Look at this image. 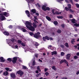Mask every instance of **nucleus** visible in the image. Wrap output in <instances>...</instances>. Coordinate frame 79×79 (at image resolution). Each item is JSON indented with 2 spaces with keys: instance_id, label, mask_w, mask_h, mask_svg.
Instances as JSON below:
<instances>
[{
  "instance_id": "nucleus-1",
  "label": "nucleus",
  "mask_w": 79,
  "mask_h": 79,
  "mask_svg": "<svg viewBox=\"0 0 79 79\" xmlns=\"http://www.w3.org/2000/svg\"><path fill=\"white\" fill-rule=\"evenodd\" d=\"M8 45L11 46L14 48H18V46L16 44V40L14 39H12L11 40H8L7 41Z\"/></svg>"
},
{
  "instance_id": "nucleus-2",
  "label": "nucleus",
  "mask_w": 79,
  "mask_h": 79,
  "mask_svg": "<svg viewBox=\"0 0 79 79\" xmlns=\"http://www.w3.org/2000/svg\"><path fill=\"white\" fill-rule=\"evenodd\" d=\"M23 23L26 25L27 28L29 29V30L31 31H35V28L32 26V24L31 23L27 21H24Z\"/></svg>"
},
{
  "instance_id": "nucleus-3",
  "label": "nucleus",
  "mask_w": 79,
  "mask_h": 79,
  "mask_svg": "<svg viewBox=\"0 0 79 79\" xmlns=\"http://www.w3.org/2000/svg\"><path fill=\"white\" fill-rule=\"evenodd\" d=\"M29 34L31 36H34V37L36 38V39H38V38H39L40 37V36L39 35H40V32H39L35 33V35L32 32H30L29 33Z\"/></svg>"
},
{
  "instance_id": "nucleus-4",
  "label": "nucleus",
  "mask_w": 79,
  "mask_h": 79,
  "mask_svg": "<svg viewBox=\"0 0 79 79\" xmlns=\"http://www.w3.org/2000/svg\"><path fill=\"white\" fill-rule=\"evenodd\" d=\"M18 60L19 61V62H20V63H21L22 61V60H21L19 57H14L13 58V60H12V62L14 64L16 63V60Z\"/></svg>"
},
{
  "instance_id": "nucleus-5",
  "label": "nucleus",
  "mask_w": 79,
  "mask_h": 79,
  "mask_svg": "<svg viewBox=\"0 0 79 79\" xmlns=\"http://www.w3.org/2000/svg\"><path fill=\"white\" fill-rule=\"evenodd\" d=\"M47 3L44 4V5L42 7V9L43 10H44V11H46V10H50V8L49 7H47Z\"/></svg>"
},
{
  "instance_id": "nucleus-6",
  "label": "nucleus",
  "mask_w": 79,
  "mask_h": 79,
  "mask_svg": "<svg viewBox=\"0 0 79 79\" xmlns=\"http://www.w3.org/2000/svg\"><path fill=\"white\" fill-rule=\"evenodd\" d=\"M0 20L1 21H3V20H6V18L3 15V12L0 11Z\"/></svg>"
},
{
  "instance_id": "nucleus-7",
  "label": "nucleus",
  "mask_w": 79,
  "mask_h": 79,
  "mask_svg": "<svg viewBox=\"0 0 79 79\" xmlns=\"http://www.w3.org/2000/svg\"><path fill=\"white\" fill-rule=\"evenodd\" d=\"M24 49L25 50V52H26V51H29V52H31V53H33V52H34V50L33 49H30L28 50V48H27V47L25 48Z\"/></svg>"
},
{
  "instance_id": "nucleus-8",
  "label": "nucleus",
  "mask_w": 79,
  "mask_h": 79,
  "mask_svg": "<svg viewBox=\"0 0 79 79\" xmlns=\"http://www.w3.org/2000/svg\"><path fill=\"white\" fill-rule=\"evenodd\" d=\"M63 62L66 63L67 66H69V65H68V62L65 59H63L61 60V61L60 62V64H61L62 63H63Z\"/></svg>"
},
{
  "instance_id": "nucleus-9",
  "label": "nucleus",
  "mask_w": 79,
  "mask_h": 79,
  "mask_svg": "<svg viewBox=\"0 0 79 79\" xmlns=\"http://www.w3.org/2000/svg\"><path fill=\"white\" fill-rule=\"evenodd\" d=\"M17 73L18 74H19V75H20V76H23V74H24L23 72V71H22L21 70L18 71Z\"/></svg>"
},
{
  "instance_id": "nucleus-10",
  "label": "nucleus",
  "mask_w": 79,
  "mask_h": 79,
  "mask_svg": "<svg viewBox=\"0 0 79 79\" xmlns=\"http://www.w3.org/2000/svg\"><path fill=\"white\" fill-rule=\"evenodd\" d=\"M43 40L44 41H46V39L48 40H50V38L48 36H46L45 37H43Z\"/></svg>"
},
{
  "instance_id": "nucleus-11",
  "label": "nucleus",
  "mask_w": 79,
  "mask_h": 79,
  "mask_svg": "<svg viewBox=\"0 0 79 79\" xmlns=\"http://www.w3.org/2000/svg\"><path fill=\"white\" fill-rule=\"evenodd\" d=\"M11 77L13 78V79H15L16 77V75H15V74L14 73H11L10 74Z\"/></svg>"
},
{
  "instance_id": "nucleus-12",
  "label": "nucleus",
  "mask_w": 79,
  "mask_h": 79,
  "mask_svg": "<svg viewBox=\"0 0 79 79\" xmlns=\"http://www.w3.org/2000/svg\"><path fill=\"white\" fill-rule=\"evenodd\" d=\"M67 60H69V58L71 56V54L69 53L66 56Z\"/></svg>"
},
{
  "instance_id": "nucleus-13",
  "label": "nucleus",
  "mask_w": 79,
  "mask_h": 79,
  "mask_svg": "<svg viewBox=\"0 0 79 79\" xmlns=\"http://www.w3.org/2000/svg\"><path fill=\"white\" fill-rule=\"evenodd\" d=\"M3 14L4 16H6V17H8V16H9V15L8 13H6V12L3 13Z\"/></svg>"
},
{
  "instance_id": "nucleus-14",
  "label": "nucleus",
  "mask_w": 79,
  "mask_h": 79,
  "mask_svg": "<svg viewBox=\"0 0 79 79\" xmlns=\"http://www.w3.org/2000/svg\"><path fill=\"white\" fill-rule=\"evenodd\" d=\"M20 29H21L23 32H26V30L25 29V27H20Z\"/></svg>"
},
{
  "instance_id": "nucleus-15",
  "label": "nucleus",
  "mask_w": 79,
  "mask_h": 79,
  "mask_svg": "<svg viewBox=\"0 0 79 79\" xmlns=\"http://www.w3.org/2000/svg\"><path fill=\"white\" fill-rule=\"evenodd\" d=\"M3 74L4 76H7V75H8V72L7 71H5L3 73Z\"/></svg>"
},
{
  "instance_id": "nucleus-16",
  "label": "nucleus",
  "mask_w": 79,
  "mask_h": 79,
  "mask_svg": "<svg viewBox=\"0 0 79 79\" xmlns=\"http://www.w3.org/2000/svg\"><path fill=\"white\" fill-rule=\"evenodd\" d=\"M60 14H61V12L58 11H56L55 12V15H60Z\"/></svg>"
},
{
  "instance_id": "nucleus-17",
  "label": "nucleus",
  "mask_w": 79,
  "mask_h": 79,
  "mask_svg": "<svg viewBox=\"0 0 79 79\" xmlns=\"http://www.w3.org/2000/svg\"><path fill=\"white\" fill-rule=\"evenodd\" d=\"M3 33L6 35H10V33L6 31H4Z\"/></svg>"
},
{
  "instance_id": "nucleus-18",
  "label": "nucleus",
  "mask_w": 79,
  "mask_h": 79,
  "mask_svg": "<svg viewBox=\"0 0 79 79\" xmlns=\"http://www.w3.org/2000/svg\"><path fill=\"white\" fill-rule=\"evenodd\" d=\"M35 58H34L32 60L33 61V65L34 66L35 64Z\"/></svg>"
},
{
  "instance_id": "nucleus-19",
  "label": "nucleus",
  "mask_w": 79,
  "mask_h": 79,
  "mask_svg": "<svg viewBox=\"0 0 79 79\" xmlns=\"http://www.w3.org/2000/svg\"><path fill=\"white\" fill-rule=\"evenodd\" d=\"M0 60H1V61L2 63H4L5 61V60L4 59H3V57H2L0 58Z\"/></svg>"
},
{
  "instance_id": "nucleus-20",
  "label": "nucleus",
  "mask_w": 79,
  "mask_h": 79,
  "mask_svg": "<svg viewBox=\"0 0 79 79\" xmlns=\"http://www.w3.org/2000/svg\"><path fill=\"white\" fill-rule=\"evenodd\" d=\"M72 23H73V24L74 23H76V20L74 19H72L71 20Z\"/></svg>"
},
{
  "instance_id": "nucleus-21",
  "label": "nucleus",
  "mask_w": 79,
  "mask_h": 79,
  "mask_svg": "<svg viewBox=\"0 0 79 79\" xmlns=\"http://www.w3.org/2000/svg\"><path fill=\"white\" fill-rule=\"evenodd\" d=\"M46 18L47 19V20H48V21H51V18H50V17L48 16H47L46 17Z\"/></svg>"
},
{
  "instance_id": "nucleus-22",
  "label": "nucleus",
  "mask_w": 79,
  "mask_h": 79,
  "mask_svg": "<svg viewBox=\"0 0 79 79\" xmlns=\"http://www.w3.org/2000/svg\"><path fill=\"white\" fill-rule=\"evenodd\" d=\"M52 68L53 69L54 71H56V68L55 67V66H53L52 67Z\"/></svg>"
},
{
  "instance_id": "nucleus-23",
  "label": "nucleus",
  "mask_w": 79,
  "mask_h": 79,
  "mask_svg": "<svg viewBox=\"0 0 79 79\" xmlns=\"http://www.w3.org/2000/svg\"><path fill=\"white\" fill-rule=\"evenodd\" d=\"M52 55H56L57 53L56 52V51H54L53 52H52Z\"/></svg>"
},
{
  "instance_id": "nucleus-24",
  "label": "nucleus",
  "mask_w": 79,
  "mask_h": 79,
  "mask_svg": "<svg viewBox=\"0 0 79 79\" xmlns=\"http://www.w3.org/2000/svg\"><path fill=\"white\" fill-rule=\"evenodd\" d=\"M52 13L53 15H55V9H53L52 10Z\"/></svg>"
},
{
  "instance_id": "nucleus-25",
  "label": "nucleus",
  "mask_w": 79,
  "mask_h": 79,
  "mask_svg": "<svg viewBox=\"0 0 79 79\" xmlns=\"http://www.w3.org/2000/svg\"><path fill=\"white\" fill-rule=\"evenodd\" d=\"M33 26L34 27H37V25H36V23H33Z\"/></svg>"
},
{
  "instance_id": "nucleus-26",
  "label": "nucleus",
  "mask_w": 79,
  "mask_h": 79,
  "mask_svg": "<svg viewBox=\"0 0 79 79\" xmlns=\"http://www.w3.org/2000/svg\"><path fill=\"white\" fill-rule=\"evenodd\" d=\"M48 49H51V50L53 49V47L51 45H50L48 47Z\"/></svg>"
},
{
  "instance_id": "nucleus-27",
  "label": "nucleus",
  "mask_w": 79,
  "mask_h": 79,
  "mask_svg": "<svg viewBox=\"0 0 79 79\" xmlns=\"http://www.w3.org/2000/svg\"><path fill=\"white\" fill-rule=\"evenodd\" d=\"M68 8L69 9H71V5L70 4H68Z\"/></svg>"
},
{
  "instance_id": "nucleus-28",
  "label": "nucleus",
  "mask_w": 79,
  "mask_h": 79,
  "mask_svg": "<svg viewBox=\"0 0 79 79\" xmlns=\"http://www.w3.org/2000/svg\"><path fill=\"white\" fill-rule=\"evenodd\" d=\"M33 44L35 45H36V46H38L39 45V43H36V42H34Z\"/></svg>"
},
{
  "instance_id": "nucleus-29",
  "label": "nucleus",
  "mask_w": 79,
  "mask_h": 79,
  "mask_svg": "<svg viewBox=\"0 0 79 79\" xmlns=\"http://www.w3.org/2000/svg\"><path fill=\"white\" fill-rule=\"evenodd\" d=\"M65 10L66 11H69V10H70V9H69V8L68 7H65Z\"/></svg>"
},
{
  "instance_id": "nucleus-30",
  "label": "nucleus",
  "mask_w": 79,
  "mask_h": 79,
  "mask_svg": "<svg viewBox=\"0 0 79 79\" xmlns=\"http://www.w3.org/2000/svg\"><path fill=\"white\" fill-rule=\"evenodd\" d=\"M35 10L33 9L32 10H31V12H32V13H35Z\"/></svg>"
},
{
  "instance_id": "nucleus-31",
  "label": "nucleus",
  "mask_w": 79,
  "mask_h": 79,
  "mask_svg": "<svg viewBox=\"0 0 79 79\" xmlns=\"http://www.w3.org/2000/svg\"><path fill=\"white\" fill-rule=\"evenodd\" d=\"M74 42H75V41L74 40V39H72L71 41L72 44H74Z\"/></svg>"
},
{
  "instance_id": "nucleus-32",
  "label": "nucleus",
  "mask_w": 79,
  "mask_h": 79,
  "mask_svg": "<svg viewBox=\"0 0 79 79\" xmlns=\"http://www.w3.org/2000/svg\"><path fill=\"white\" fill-rule=\"evenodd\" d=\"M53 23L55 25H57V24H58V22L56 21H54Z\"/></svg>"
},
{
  "instance_id": "nucleus-33",
  "label": "nucleus",
  "mask_w": 79,
  "mask_h": 79,
  "mask_svg": "<svg viewBox=\"0 0 79 79\" xmlns=\"http://www.w3.org/2000/svg\"><path fill=\"white\" fill-rule=\"evenodd\" d=\"M7 61H9L11 62V61H12V60L11 59V58H9L7 59Z\"/></svg>"
},
{
  "instance_id": "nucleus-34",
  "label": "nucleus",
  "mask_w": 79,
  "mask_h": 79,
  "mask_svg": "<svg viewBox=\"0 0 79 79\" xmlns=\"http://www.w3.org/2000/svg\"><path fill=\"white\" fill-rule=\"evenodd\" d=\"M57 17V18H58V19H62L63 18V16H58Z\"/></svg>"
},
{
  "instance_id": "nucleus-35",
  "label": "nucleus",
  "mask_w": 79,
  "mask_h": 79,
  "mask_svg": "<svg viewBox=\"0 0 79 79\" xmlns=\"http://www.w3.org/2000/svg\"><path fill=\"white\" fill-rule=\"evenodd\" d=\"M49 74L50 73H48V72H46L45 73V75H46V76H48V75H49Z\"/></svg>"
},
{
  "instance_id": "nucleus-36",
  "label": "nucleus",
  "mask_w": 79,
  "mask_h": 79,
  "mask_svg": "<svg viewBox=\"0 0 79 79\" xmlns=\"http://www.w3.org/2000/svg\"><path fill=\"white\" fill-rule=\"evenodd\" d=\"M64 52H62L61 53V54L60 55L61 56H64Z\"/></svg>"
},
{
  "instance_id": "nucleus-37",
  "label": "nucleus",
  "mask_w": 79,
  "mask_h": 79,
  "mask_svg": "<svg viewBox=\"0 0 79 79\" xmlns=\"http://www.w3.org/2000/svg\"><path fill=\"white\" fill-rule=\"evenodd\" d=\"M65 46L66 47H69V45H68V43H66L65 44Z\"/></svg>"
},
{
  "instance_id": "nucleus-38",
  "label": "nucleus",
  "mask_w": 79,
  "mask_h": 79,
  "mask_svg": "<svg viewBox=\"0 0 79 79\" xmlns=\"http://www.w3.org/2000/svg\"><path fill=\"white\" fill-rule=\"evenodd\" d=\"M37 69H38V71H40V66H38L37 67Z\"/></svg>"
},
{
  "instance_id": "nucleus-39",
  "label": "nucleus",
  "mask_w": 79,
  "mask_h": 79,
  "mask_svg": "<svg viewBox=\"0 0 79 79\" xmlns=\"http://www.w3.org/2000/svg\"><path fill=\"white\" fill-rule=\"evenodd\" d=\"M21 42H22V41H21L20 40H18V43L19 44H21Z\"/></svg>"
},
{
  "instance_id": "nucleus-40",
  "label": "nucleus",
  "mask_w": 79,
  "mask_h": 79,
  "mask_svg": "<svg viewBox=\"0 0 79 79\" xmlns=\"http://www.w3.org/2000/svg\"><path fill=\"white\" fill-rule=\"evenodd\" d=\"M57 32H58V33H61V31L60 30H58L57 31Z\"/></svg>"
},
{
  "instance_id": "nucleus-41",
  "label": "nucleus",
  "mask_w": 79,
  "mask_h": 79,
  "mask_svg": "<svg viewBox=\"0 0 79 79\" xmlns=\"http://www.w3.org/2000/svg\"><path fill=\"white\" fill-rule=\"evenodd\" d=\"M26 13L27 14V15H28V14H29L30 13L29 12V11L26 10Z\"/></svg>"
},
{
  "instance_id": "nucleus-42",
  "label": "nucleus",
  "mask_w": 79,
  "mask_h": 79,
  "mask_svg": "<svg viewBox=\"0 0 79 79\" xmlns=\"http://www.w3.org/2000/svg\"><path fill=\"white\" fill-rule=\"evenodd\" d=\"M76 6H77V8H79V4L77 3L76 4Z\"/></svg>"
},
{
  "instance_id": "nucleus-43",
  "label": "nucleus",
  "mask_w": 79,
  "mask_h": 79,
  "mask_svg": "<svg viewBox=\"0 0 79 79\" xmlns=\"http://www.w3.org/2000/svg\"><path fill=\"white\" fill-rule=\"evenodd\" d=\"M21 45H22V46H23V47H25V44L23 43H22L21 44Z\"/></svg>"
},
{
  "instance_id": "nucleus-44",
  "label": "nucleus",
  "mask_w": 79,
  "mask_h": 79,
  "mask_svg": "<svg viewBox=\"0 0 79 79\" xmlns=\"http://www.w3.org/2000/svg\"><path fill=\"white\" fill-rule=\"evenodd\" d=\"M36 19H34V22H35L34 23H38V22H37V21H36Z\"/></svg>"
},
{
  "instance_id": "nucleus-45",
  "label": "nucleus",
  "mask_w": 79,
  "mask_h": 79,
  "mask_svg": "<svg viewBox=\"0 0 79 79\" xmlns=\"http://www.w3.org/2000/svg\"><path fill=\"white\" fill-rule=\"evenodd\" d=\"M23 69H27V67L24 66H23Z\"/></svg>"
},
{
  "instance_id": "nucleus-46",
  "label": "nucleus",
  "mask_w": 79,
  "mask_h": 79,
  "mask_svg": "<svg viewBox=\"0 0 79 79\" xmlns=\"http://www.w3.org/2000/svg\"><path fill=\"white\" fill-rule=\"evenodd\" d=\"M5 69H6V71H8L10 70V69L9 68H5Z\"/></svg>"
},
{
  "instance_id": "nucleus-47",
  "label": "nucleus",
  "mask_w": 79,
  "mask_h": 79,
  "mask_svg": "<svg viewBox=\"0 0 79 79\" xmlns=\"http://www.w3.org/2000/svg\"><path fill=\"white\" fill-rule=\"evenodd\" d=\"M12 27H13V26H12V25H10L9 26V28H10V29H11Z\"/></svg>"
},
{
  "instance_id": "nucleus-48",
  "label": "nucleus",
  "mask_w": 79,
  "mask_h": 79,
  "mask_svg": "<svg viewBox=\"0 0 79 79\" xmlns=\"http://www.w3.org/2000/svg\"><path fill=\"white\" fill-rule=\"evenodd\" d=\"M40 75H41V73H39L38 74H36V76L37 77H39V76H40Z\"/></svg>"
},
{
  "instance_id": "nucleus-49",
  "label": "nucleus",
  "mask_w": 79,
  "mask_h": 79,
  "mask_svg": "<svg viewBox=\"0 0 79 79\" xmlns=\"http://www.w3.org/2000/svg\"><path fill=\"white\" fill-rule=\"evenodd\" d=\"M36 6H39V7H40V5H39V4L37 3L36 4Z\"/></svg>"
},
{
  "instance_id": "nucleus-50",
  "label": "nucleus",
  "mask_w": 79,
  "mask_h": 79,
  "mask_svg": "<svg viewBox=\"0 0 79 79\" xmlns=\"http://www.w3.org/2000/svg\"><path fill=\"white\" fill-rule=\"evenodd\" d=\"M70 11L71 12V13H73L74 12V11L72 10V9L70 10Z\"/></svg>"
},
{
  "instance_id": "nucleus-51",
  "label": "nucleus",
  "mask_w": 79,
  "mask_h": 79,
  "mask_svg": "<svg viewBox=\"0 0 79 79\" xmlns=\"http://www.w3.org/2000/svg\"><path fill=\"white\" fill-rule=\"evenodd\" d=\"M77 58H78V57L76 56H74V58H75V59H76Z\"/></svg>"
},
{
  "instance_id": "nucleus-52",
  "label": "nucleus",
  "mask_w": 79,
  "mask_h": 79,
  "mask_svg": "<svg viewBox=\"0 0 79 79\" xmlns=\"http://www.w3.org/2000/svg\"><path fill=\"white\" fill-rule=\"evenodd\" d=\"M55 59V57H53L52 58V62H53V60H54Z\"/></svg>"
},
{
  "instance_id": "nucleus-53",
  "label": "nucleus",
  "mask_w": 79,
  "mask_h": 79,
  "mask_svg": "<svg viewBox=\"0 0 79 79\" xmlns=\"http://www.w3.org/2000/svg\"><path fill=\"white\" fill-rule=\"evenodd\" d=\"M79 74V71H77L76 73L77 75H78Z\"/></svg>"
},
{
  "instance_id": "nucleus-54",
  "label": "nucleus",
  "mask_w": 79,
  "mask_h": 79,
  "mask_svg": "<svg viewBox=\"0 0 79 79\" xmlns=\"http://www.w3.org/2000/svg\"><path fill=\"white\" fill-rule=\"evenodd\" d=\"M48 69L45 68V69H44L45 72H46V71H47V70H48Z\"/></svg>"
},
{
  "instance_id": "nucleus-55",
  "label": "nucleus",
  "mask_w": 79,
  "mask_h": 79,
  "mask_svg": "<svg viewBox=\"0 0 79 79\" xmlns=\"http://www.w3.org/2000/svg\"><path fill=\"white\" fill-rule=\"evenodd\" d=\"M34 18H35V19H36L37 20V19H37V16H34Z\"/></svg>"
},
{
  "instance_id": "nucleus-56",
  "label": "nucleus",
  "mask_w": 79,
  "mask_h": 79,
  "mask_svg": "<svg viewBox=\"0 0 79 79\" xmlns=\"http://www.w3.org/2000/svg\"><path fill=\"white\" fill-rule=\"evenodd\" d=\"M74 29L75 30V31H77V28L76 27L74 28Z\"/></svg>"
},
{
  "instance_id": "nucleus-57",
  "label": "nucleus",
  "mask_w": 79,
  "mask_h": 79,
  "mask_svg": "<svg viewBox=\"0 0 79 79\" xmlns=\"http://www.w3.org/2000/svg\"><path fill=\"white\" fill-rule=\"evenodd\" d=\"M70 18H73V15H70Z\"/></svg>"
},
{
  "instance_id": "nucleus-58",
  "label": "nucleus",
  "mask_w": 79,
  "mask_h": 79,
  "mask_svg": "<svg viewBox=\"0 0 79 79\" xmlns=\"http://www.w3.org/2000/svg\"><path fill=\"white\" fill-rule=\"evenodd\" d=\"M36 15H37V16H39V14L38 13H36Z\"/></svg>"
},
{
  "instance_id": "nucleus-59",
  "label": "nucleus",
  "mask_w": 79,
  "mask_h": 79,
  "mask_svg": "<svg viewBox=\"0 0 79 79\" xmlns=\"http://www.w3.org/2000/svg\"><path fill=\"white\" fill-rule=\"evenodd\" d=\"M35 73H37V74H38V73H39V71L36 70L35 71Z\"/></svg>"
},
{
  "instance_id": "nucleus-60",
  "label": "nucleus",
  "mask_w": 79,
  "mask_h": 79,
  "mask_svg": "<svg viewBox=\"0 0 79 79\" xmlns=\"http://www.w3.org/2000/svg\"><path fill=\"white\" fill-rule=\"evenodd\" d=\"M69 2H70L71 3H73V0H69Z\"/></svg>"
},
{
  "instance_id": "nucleus-61",
  "label": "nucleus",
  "mask_w": 79,
  "mask_h": 79,
  "mask_svg": "<svg viewBox=\"0 0 79 79\" xmlns=\"http://www.w3.org/2000/svg\"><path fill=\"white\" fill-rule=\"evenodd\" d=\"M65 2H66V3H69V2L68 0H65Z\"/></svg>"
},
{
  "instance_id": "nucleus-62",
  "label": "nucleus",
  "mask_w": 79,
  "mask_h": 79,
  "mask_svg": "<svg viewBox=\"0 0 79 79\" xmlns=\"http://www.w3.org/2000/svg\"><path fill=\"white\" fill-rule=\"evenodd\" d=\"M77 56H79V52H77Z\"/></svg>"
},
{
  "instance_id": "nucleus-63",
  "label": "nucleus",
  "mask_w": 79,
  "mask_h": 79,
  "mask_svg": "<svg viewBox=\"0 0 79 79\" xmlns=\"http://www.w3.org/2000/svg\"><path fill=\"white\" fill-rule=\"evenodd\" d=\"M27 15L28 17H30V14H27Z\"/></svg>"
},
{
  "instance_id": "nucleus-64",
  "label": "nucleus",
  "mask_w": 79,
  "mask_h": 79,
  "mask_svg": "<svg viewBox=\"0 0 79 79\" xmlns=\"http://www.w3.org/2000/svg\"><path fill=\"white\" fill-rule=\"evenodd\" d=\"M62 79H68L67 78L64 77L62 78Z\"/></svg>"
}]
</instances>
